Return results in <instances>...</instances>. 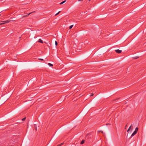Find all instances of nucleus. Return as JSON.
Listing matches in <instances>:
<instances>
[{"instance_id": "21", "label": "nucleus", "mask_w": 146, "mask_h": 146, "mask_svg": "<svg viewBox=\"0 0 146 146\" xmlns=\"http://www.w3.org/2000/svg\"><path fill=\"white\" fill-rule=\"evenodd\" d=\"M94 95L93 93H92V94L90 95V96H93Z\"/></svg>"}, {"instance_id": "19", "label": "nucleus", "mask_w": 146, "mask_h": 146, "mask_svg": "<svg viewBox=\"0 0 146 146\" xmlns=\"http://www.w3.org/2000/svg\"><path fill=\"white\" fill-rule=\"evenodd\" d=\"M35 130L36 131H37V128H36V127L35 125Z\"/></svg>"}, {"instance_id": "14", "label": "nucleus", "mask_w": 146, "mask_h": 146, "mask_svg": "<svg viewBox=\"0 0 146 146\" xmlns=\"http://www.w3.org/2000/svg\"><path fill=\"white\" fill-rule=\"evenodd\" d=\"M25 118H26L25 117L23 118V119H22V121H24L25 119Z\"/></svg>"}, {"instance_id": "12", "label": "nucleus", "mask_w": 146, "mask_h": 146, "mask_svg": "<svg viewBox=\"0 0 146 146\" xmlns=\"http://www.w3.org/2000/svg\"><path fill=\"white\" fill-rule=\"evenodd\" d=\"M73 26V25H71L69 27V29H71Z\"/></svg>"}, {"instance_id": "7", "label": "nucleus", "mask_w": 146, "mask_h": 146, "mask_svg": "<svg viewBox=\"0 0 146 146\" xmlns=\"http://www.w3.org/2000/svg\"><path fill=\"white\" fill-rule=\"evenodd\" d=\"M138 128L137 127L135 129V131L136 132H137L138 131Z\"/></svg>"}, {"instance_id": "2", "label": "nucleus", "mask_w": 146, "mask_h": 146, "mask_svg": "<svg viewBox=\"0 0 146 146\" xmlns=\"http://www.w3.org/2000/svg\"><path fill=\"white\" fill-rule=\"evenodd\" d=\"M115 51L117 53H121V52H122V51L121 50H119V49H117V50H116Z\"/></svg>"}, {"instance_id": "8", "label": "nucleus", "mask_w": 146, "mask_h": 146, "mask_svg": "<svg viewBox=\"0 0 146 146\" xmlns=\"http://www.w3.org/2000/svg\"><path fill=\"white\" fill-rule=\"evenodd\" d=\"M66 0L63 1L61 2V3H60V4L61 5V4H63L64 3L66 2Z\"/></svg>"}, {"instance_id": "25", "label": "nucleus", "mask_w": 146, "mask_h": 146, "mask_svg": "<svg viewBox=\"0 0 146 146\" xmlns=\"http://www.w3.org/2000/svg\"><path fill=\"white\" fill-rule=\"evenodd\" d=\"M91 0H89V1H90Z\"/></svg>"}, {"instance_id": "11", "label": "nucleus", "mask_w": 146, "mask_h": 146, "mask_svg": "<svg viewBox=\"0 0 146 146\" xmlns=\"http://www.w3.org/2000/svg\"><path fill=\"white\" fill-rule=\"evenodd\" d=\"M1 23H0V25H3L4 24H5V22H2V21L1 22Z\"/></svg>"}, {"instance_id": "1", "label": "nucleus", "mask_w": 146, "mask_h": 146, "mask_svg": "<svg viewBox=\"0 0 146 146\" xmlns=\"http://www.w3.org/2000/svg\"><path fill=\"white\" fill-rule=\"evenodd\" d=\"M137 133V132H136L135 131H134L133 132V133L131 135V136L130 137V138H131L133 137L134 135H135L136 133Z\"/></svg>"}, {"instance_id": "23", "label": "nucleus", "mask_w": 146, "mask_h": 146, "mask_svg": "<svg viewBox=\"0 0 146 146\" xmlns=\"http://www.w3.org/2000/svg\"><path fill=\"white\" fill-rule=\"evenodd\" d=\"M110 125V124H109V123H107V124H106V125Z\"/></svg>"}, {"instance_id": "16", "label": "nucleus", "mask_w": 146, "mask_h": 146, "mask_svg": "<svg viewBox=\"0 0 146 146\" xmlns=\"http://www.w3.org/2000/svg\"><path fill=\"white\" fill-rule=\"evenodd\" d=\"M138 58H139L138 57H134V58L135 59H137Z\"/></svg>"}, {"instance_id": "10", "label": "nucleus", "mask_w": 146, "mask_h": 146, "mask_svg": "<svg viewBox=\"0 0 146 146\" xmlns=\"http://www.w3.org/2000/svg\"><path fill=\"white\" fill-rule=\"evenodd\" d=\"M48 64L50 66H53V65L51 63H48Z\"/></svg>"}, {"instance_id": "6", "label": "nucleus", "mask_w": 146, "mask_h": 146, "mask_svg": "<svg viewBox=\"0 0 146 146\" xmlns=\"http://www.w3.org/2000/svg\"><path fill=\"white\" fill-rule=\"evenodd\" d=\"M84 142H85V140H83L81 142L80 144H82L84 143Z\"/></svg>"}, {"instance_id": "22", "label": "nucleus", "mask_w": 146, "mask_h": 146, "mask_svg": "<svg viewBox=\"0 0 146 146\" xmlns=\"http://www.w3.org/2000/svg\"><path fill=\"white\" fill-rule=\"evenodd\" d=\"M83 0H78V1H82Z\"/></svg>"}, {"instance_id": "24", "label": "nucleus", "mask_w": 146, "mask_h": 146, "mask_svg": "<svg viewBox=\"0 0 146 146\" xmlns=\"http://www.w3.org/2000/svg\"><path fill=\"white\" fill-rule=\"evenodd\" d=\"M57 146H61V145L60 144H59L58 145H57Z\"/></svg>"}, {"instance_id": "18", "label": "nucleus", "mask_w": 146, "mask_h": 146, "mask_svg": "<svg viewBox=\"0 0 146 146\" xmlns=\"http://www.w3.org/2000/svg\"><path fill=\"white\" fill-rule=\"evenodd\" d=\"M38 59L40 60H43V59H41V58H39V59Z\"/></svg>"}, {"instance_id": "17", "label": "nucleus", "mask_w": 146, "mask_h": 146, "mask_svg": "<svg viewBox=\"0 0 146 146\" xmlns=\"http://www.w3.org/2000/svg\"><path fill=\"white\" fill-rule=\"evenodd\" d=\"M98 132H101L102 133H103V131H98Z\"/></svg>"}, {"instance_id": "9", "label": "nucleus", "mask_w": 146, "mask_h": 146, "mask_svg": "<svg viewBox=\"0 0 146 146\" xmlns=\"http://www.w3.org/2000/svg\"><path fill=\"white\" fill-rule=\"evenodd\" d=\"M132 126V125H131L129 127V128H128V130L127 131V132H128L129 131V130H130V129H131V127Z\"/></svg>"}, {"instance_id": "26", "label": "nucleus", "mask_w": 146, "mask_h": 146, "mask_svg": "<svg viewBox=\"0 0 146 146\" xmlns=\"http://www.w3.org/2000/svg\"><path fill=\"white\" fill-rule=\"evenodd\" d=\"M1 14H0V16H1Z\"/></svg>"}, {"instance_id": "15", "label": "nucleus", "mask_w": 146, "mask_h": 146, "mask_svg": "<svg viewBox=\"0 0 146 146\" xmlns=\"http://www.w3.org/2000/svg\"><path fill=\"white\" fill-rule=\"evenodd\" d=\"M60 11H59V12H58L55 15H58V14L60 13Z\"/></svg>"}, {"instance_id": "4", "label": "nucleus", "mask_w": 146, "mask_h": 146, "mask_svg": "<svg viewBox=\"0 0 146 146\" xmlns=\"http://www.w3.org/2000/svg\"><path fill=\"white\" fill-rule=\"evenodd\" d=\"M10 21L9 20H7L6 21H3L2 22H5V23H8Z\"/></svg>"}, {"instance_id": "3", "label": "nucleus", "mask_w": 146, "mask_h": 146, "mask_svg": "<svg viewBox=\"0 0 146 146\" xmlns=\"http://www.w3.org/2000/svg\"><path fill=\"white\" fill-rule=\"evenodd\" d=\"M34 12H35V11L33 12L30 13L29 14H28L26 15H25L24 16H23V17H27V16H28L29 15H30V14H31V13H34Z\"/></svg>"}, {"instance_id": "20", "label": "nucleus", "mask_w": 146, "mask_h": 146, "mask_svg": "<svg viewBox=\"0 0 146 146\" xmlns=\"http://www.w3.org/2000/svg\"><path fill=\"white\" fill-rule=\"evenodd\" d=\"M64 144V143H62L60 144L61 145V146L62 145H63Z\"/></svg>"}, {"instance_id": "5", "label": "nucleus", "mask_w": 146, "mask_h": 146, "mask_svg": "<svg viewBox=\"0 0 146 146\" xmlns=\"http://www.w3.org/2000/svg\"><path fill=\"white\" fill-rule=\"evenodd\" d=\"M38 42L41 43H43L42 40L41 39H40L38 40Z\"/></svg>"}, {"instance_id": "13", "label": "nucleus", "mask_w": 146, "mask_h": 146, "mask_svg": "<svg viewBox=\"0 0 146 146\" xmlns=\"http://www.w3.org/2000/svg\"><path fill=\"white\" fill-rule=\"evenodd\" d=\"M55 44L56 46L58 45L57 42L56 41H55Z\"/></svg>"}]
</instances>
